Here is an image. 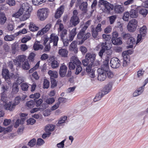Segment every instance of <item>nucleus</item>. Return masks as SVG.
<instances>
[{"label": "nucleus", "mask_w": 148, "mask_h": 148, "mask_svg": "<svg viewBox=\"0 0 148 148\" xmlns=\"http://www.w3.org/2000/svg\"><path fill=\"white\" fill-rule=\"evenodd\" d=\"M4 39L5 41H11L14 39V37L12 35H6L5 36Z\"/></svg>", "instance_id": "nucleus-50"}, {"label": "nucleus", "mask_w": 148, "mask_h": 148, "mask_svg": "<svg viewBox=\"0 0 148 148\" xmlns=\"http://www.w3.org/2000/svg\"><path fill=\"white\" fill-rule=\"evenodd\" d=\"M24 14L23 16V20H26L29 18L30 15V11H27L24 12Z\"/></svg>", "instance_id": "nucleus-52"}, {"label": "nucleus", "mask_w": 148, "mask_h": 148, "mask_svg": "<svg viewBox=\"0 0 148 148\" xmlns=\"http://www.w3.org/2000/svg\"><path fill=\"white\" fill-rule=\"evenodd\" d=\"M109 86V85H107L101 91V92H99L102 97L105 95L108 94L111 88Z\"/></svg>", "instance_id": "nucleus-21"}, {"label": "nucleus", "mask_w": 148, "mask_h": 148, "mask_svg": "<svg viewBox=\"0 0 148 148\" xmlns=\"http://www.w3.org/2000/svg\"><path fill=\"white\" fill-rule=\"evenodd\" d=\"M77 42L76 41H73L70 45L69 49L70 51L73 52L75 53H77L78 51L77 48Z\"/></svg>", "instance_id": "nucleus-10"}, {"label": "nucleus", "mask_w": 148, "mask_h": 148, "mask_svg": "<svg viewBox=\"0 0 148 148\" xmlns=\"http://www.w3.org/2000/svg\"><path fill=\"white\" fill-rule=\"evenodd\" d=\"M51 25V24L50 23L48 24L40 31H39L38 32V34L39 35H42L46 33L49 30Z\"/></svg>", "instance_id": "nucleus-15"}, {"label": "nucleus", "mask_w": 148, "mask_h": 148, "mask_svg": "<svg viewBox=\"0 0 148 148\" xmlns=\"http://www.w3.org/2000/svg\"><path fill=\"white\" fill-rule=\"evenodd\" d=\"M50 39L49 42H53V46H57L58 40L59 38L58 36L56 35L55 34L52 33L50 35L49 38Z\"/></svg>", "instance_id": "nucleus-13"}, {"label": "nucleus", "mask_w": 148, "mask_h": 148, "mask_svg": "<svg viewBox=\"0 0 148 148\" xmlns=\"http://www.w3.org/2000/svg\"><path fill=\"white\" fill-rule=\"evenodd\" d=\"M110 23V24H113L117 18V16L116 15H112L108 17Z\"/></svg>", "instance_id": "nucleus-46"}, {"label": "nucleus", "mask_w": 148, "mask_h": 148, "mask_svg": "<svg viewBox=\"0 0 148 148\" xmlns=\"http://www.w3.org/2000/svg\"><path fill=\"white\" fill-rule=\"evenodd\" d=\"M70 22L73 25L75 26L79 23L80 20L78 16H72L71 17Z\"/></svg>", "instance_id": "nucleus-23"}, {"label": "nucleus", "mask_w": 148, "mask_h": 148, "mask_svg": "<svg viewBox=\"0 0 148 148\" xmlns=\"http://www.w3.org/2000/svg\"><path fill=\"white\" fill-rule=\"evenodd\" d=\"M19 91L18 84L16 82H14L12 86V93L13 94L17 93Z\"/></svg>", "instance_id": "nucleus-26"}, {"label": "nucleus", "mask_w": 148, "mask_h": 148, "mask_svg": "<svg viewBox=\"0 0 148 148\" xmlns=\"http://www.w3.org/2000/svg\"><path fill=\"white\" fill-rule=\"evenodd\" d=\"M29 7L27 3H23L22 4L18 12L20 15H22L24 12L29 11Z\"/></svg>", "instance_id": "nucleus-11"}, {"label": "nucleus", "mask_w": 148, "mask_h": 148, "mask_svg": "<svg viewBox=\"0 0 148 148\" xmlns=\"http://www.w3.org/2000/svg\"><path fill=\"white\" fill-rule=\"evenodd\" d=\"M22 66L23 69L28 70L30 68V66L28 61H25L23 63Z\"/></svg>", "instance_id": "nucleus-41"}, {"label": "nucleus", "mask_w": 148, "mask_h": 148, "mask_svg": "<svg viewBox=\"0 0 148 148\" xmlns=\"http://www.w3.org/2000/svg\"><path fill=\"white\" fill-rule=\"evenodd\" d=\"M67 117L66 116H64L60 118L57 124L58 126H60V125L64 123L67 119Z\"/></svg>", "instance_id": "nucleus-43"}, {"label": "nucleus", "mask_w": 148, "mask_h": 148, "mask_svg": "<svg viewBox=\"0 0 148 148\" xmlns=\"http://www.w3.org/2000/svg\"><path fill=\"white\" fill-rule=\"evenodd\" d=\"M101 25V23H98L95 28H91V32L92 36L94 38H97L98 34V32L102 31Z\"/></svg>", "instance_id": "nucleus-6"}, {"label": "nucleus", "mask_w": 148, "mask_h": 148, "mask_svg": "<svg viewBox=\"0 0 148 148\" xmlns=\"http://www.w3.org/2000/svg\"><path fill=\"white\" fill-rule=\"evenodd\" d=\"M133 53V51L131 50H128L127 51H123L122 54V56H127V55L128 56L130 57V56H129V54H131Z\"/></svg>", "instance_id": "nucleus-64"}, {"label": "nucleus", "mask_w": 148, "mask_h": 148, "mask_svg": "<svg viewBox=\"0 0 148 148\" xmlns=\"http://www.w3.org/2000/svg\"><path fill=\"white\" fill-rule=\"evenodd\" d=\"M35 105L34 100H30L27 101L26 103V106L27 109H31L34 107Z\"/></svg>", "instance_id": "nucleus-33"}, {"label": "nucleus", "mask_w": 148, "mask_h": 148, "mask_svg": "<svg viewBox=\"0 0 148 148\" xmlns=\"http://www.w3.org/2000/svg\"><path fill=\"white\" fill-rule=\"evenodd\" d=\"M105 45L106 43L104 42H103L101 44V49L98 53L99 56L101 58L102 57L103 53L105 52Z\"/></svg>", "instance_id": "nucleus-36"}, {"label": "nucleus", "mask_w": 148, "mask_h": 148, "mask_svg": "<svg viewBox=\"0 0 148 148\" xmlns=\"http://www.w3.org/2000/svg\"><path fill=\"white\" fill-rule=\"evenodd\" d=\"M105 73L107 74V77L109 78H112L113 77V73L108 69V70H104Z\"/></svg>", "instance_id": "nucleus-44"}, {"label": "nucleus", "mask_w": 148, "mask_h": 148, "mask_svg": "<svg viewBox=\"0 0 148 148\" xmlns=\"http://www.w3.org/2000/svg\"><path fill=\"white\" fill-rule=\"evenodd\" d=\"M94 65V63H90L87 66L86 71L87 73L89 74V76L91 78H94L95 77V71L92 70V71L91 68L92 66Z\"/></svg>", "instance_id": "nucleus-12"}, {"label": "nucleus", "mask_w": 148, "mask_h": 148, "mask_svg": "<svg viewBox=\"0 0 148 148\" xmlns=\"http://www.w3.org/2000/svg\"><path fill=\"white\" fill-rule=\"evenodd\" d=\"M67 67L64 65H62L60 68L59 73L61 77H64L67 72Z\"/></svg>", "instance_id": "nucleus-19"}, {"label": "nucleus", "mask_w": 148, "mask_h": 148, "mask_svg": "<svg viewBox=\"0 0 148 148\" xmlns=\"http://www.w3.org/2000/svg\"><path fill=\"white\" fill-rule=\"evenodd\" d=\"M104 43H106V45H105V52L106 53L107 55L111 56L112 53V50L111 49V47H110L108 46L106 42H105Z\"/></svg>", "instance_id": "nucleus-30"}, {"label": "nucleus", "mask_w": 148, "mask_h": 148, "mask_svg": "<svg viewBox=\"0 0 148 148\" xmlns=\"http://www.w3.org/2000/svg\"><path fill=\"white\" fill-rule=\"evenodd\" d=\"M6 20V18L4 14H2L0 16V23L1 25L3 24Z\"/></svg>", "instance_id": "nucleus-48"}, {"label": "nucleus", "mask_w": 148, "mask_h": 148, "mask_svg": "<svg viewBox=\"0 0 148 148\" xmlns=\"http://www.w3.org/2000/svg\"><path fill=\"white\" fill-rule=\"evenodd\" d=\"M49 86V82L47 79H44L43 82V87L44 88H48Z\"/></svg>", "instance_id": "nucleus-57"}, {"label": "nucleus", "mask_w": 148, "mask_h": 148, "mask_svg": "<svg viewBox=\"0 0 148 148\" xmlns=\"http://www.w3.org/2000/svg\"><path fill=\"white\" fill-rule=\"evenodd\" d=\"M74 59H75L76 60H79L77 57L75 56H73L71 58V62H70L69 63L68 66L69 69L70 70H74L75 69V65L76 66L77 65V63H76L73 62L74 61H73V60H74Z\"/></svg>", "instance_id": "nucleus-17"}, {"label": "nucleus", "mask_w": 148, "mask_h": 148, "mask_svg": "<svg viewBox=\"0 0 148 148\" xmlns=\"http://www.w3.org/2000/svg\"><path fill=\"white\" fill-rule=\"evenodd\" d=\"M21 100V99L20 96H17L16 97L14 100V104H15L16 106V105L18 104L19 103Z\"/></svg>", "instance_id": "nucleus-62"}, {"label": "nucleus", "mask_w": 148, "mask_h": 148, "mask_svg": "<svg viewBox=\"0 0 148 148\" xmlns=\"http://www.w3.org/2000/svg\"><path fill=\"white\" fill-rule=\"evenodd\" d=\"M111 41L112 43L114 45H120L123 43L121 40V38L120 37L111 40Z\"/></svg>", "instance_id": "nucleus-31"}, {"label": "nucleus", "mask_w": 148, "mask_h": 148, "mask_svg": "<svg viewBox=\"0 0 148 148\" xmlns=\"http://www.w3.org/2000/svg\"><path fill=\"white\" fill-rule=\"evenodd\" d=\"M97 71L98 73V79L101 81L104 80L106 77V75L105 73L104 70L99 68Z\"/></svg>", "instance_id": "nucleus-8"}, {"label": "nucleus", "mask_w": 148, "mask_h": 148, "mask_svg": "<svg viewBox=\"0 0 148 148\" xmlns=\"http://www.w3.org/2000/svg\"><path fill=\"white\" fill-rule=\"evenodd\" d=\"M110 65L111 67L113 68H118L121 65L120 61L118 58L113 57L111 60Z\"/></svg>", "instance_id": "nucleus-7"}, {"label": "nucleus", "mask_w": 148, "mask_h": 148, "mask_svg": "<svg viewBox=\"0 0 148 148\" xmlns=\"http://www.w3.org/2000/svg\"><path fill=\"white\" fill-rule=\"evenodd\" d=\"M68 51L65 49H61L59 50L58 53L62 57L66 58L67 57Z\"/></svg>", "instance_id": "nucleus-28"}, {"label": "nucleus", "mask_w": 148, "mask_h": 148, "mask_svg": "<svg viewBox=\"0 0 148 148\" xmlns=\"http://www.w3.org/2000/svg\"><path fill=\"white\" fill-rule=\"evenodd\" d=\"M83 33V31H79L77 34V38L78 39H81V43L82 44L87 39L90 37L91 36L90 34V33H87L86 34Z\"/></svg>", "instance_id": "nucleus-4"}, {"label": "nucleus", "mask_w": 148, "mask_h": 148, "mask_svg": "<svg viewBox=\"0 0 148 148\" xmlns=\"http://www.w3.org/2000/svg\"><path fill=\"white\" fill-rule=\"evenodd\" d=\"M34 100L35 101V103L36 104V106L37 107L40 106V108H41L42 105L43 103H42V100L41 99H39L37 100L34 99Z\"/></svg>", "instance_id": "nucleus-39"}, {"label": "nucleus", "mask_w": 148, "mask_h": 148, "mask_svg": "<svg viewBox=\"0 0 148 148\" xmlns=\"http://www.w3.org/2000/svg\"><path fill=\"white\" fill-rule=\"evenodd\" d=\"M73 61L74 63H77V65L76 67V71L75 72V74L76 75L79 74L80 73L82 70V68L81 66L82 63L79 60H76L74 58Z\"/></svg>", "instance_id": "nucleus-14"}, {"label": "nucleus", "mask_w": 148, "mask_h": 148, "mask_svg": "<svg viewBox=\"0 0 148 148\" xmlns=\"http://www.w3.org/2000/svg\"><path fill=\"white\" fill-rule=\"evenodd\" d=\"M139 13L142 15L144 17H145L148 14V10L145 8L141 9L139 11Z\"/></svg>", "instance_id": "nucleus-49"}, {"label": "nucleus", "mask_w": 148, "mask_h": 148, "mask_svg": "<svg viewBox=\"0 0 148 148\" xmlns=\"http://www.w3.org/2000/svg\"><path fill=\"white\" fill-rule=\"evenodd\" d=\"M115 12L117 13H122L124 10V8L121 5H116L114 7Z\"/></svg>", "instance_id": "nucleus-24"}, {"label": "nucleus", "mask_w": 148, "mask_h": 148, "mask_svg": "<svg viewBox=\"0 0 148 148\" xmlns=\"http://www.w3.org/2000/svg\"><path fill=\"white\" fill-rule=\"evenodd\" d=\"M88 3L86 2H83L81 3L79 6L80 9L84 13H86L87 11V7Z\"/></svg>", "instance_id": "nucleus-27"}, {"label": "nucleus", "mask_w": 148, "mask_h": 148, "mask_svg": "<svg viewBox=\"0 0 148 148\" xmlns=\"http://www.w3.org/2000/svg\"><path fill=\"white\" fill-rule=\"evenodd\" d=\"M14 65L13 60L12 61H9L8 62V67L12 71H13L14 70Z\"/></svg>", "instance_id": "nucleus-59"}, {"label": "nucleus", "mask_w": 148, "mask_h": 148, "mask_svg": "<svg viewBox=\"0 0 148 148\" xmlns=\"http://www.w3.org/2000/svg\"><path fill=\"white\" fill-rule=\"evenodd\" d=\"M29 30L32 32H35L38 30L39 28L36 26L33 22L30 23L29 25Z\"/></svg>", "instance_id": "nucleus-35"}, {"label": "nucleus", "mask_w": 148, "mask_h": 148, "mask_svg": "<svg viewBox=\"0 0 148 148\" xmlns=\"http://www.w3.org/2000/svg\"><path fill=\"white\" fill-rule=\"evenodd\" d=\"M99 2L100 4L104 5L106 8L109 12L113 10L114 8V7L113 5L106 1L99 0Z\"/></svg>", "instance_id": "nucleus-5"}, {"label": "nucleus", "mask_w": 148, "mask_h": 148, "mask_svg": "<svg viewBox=\"0 0 148 148\" xmlns=\"http://www.w3.org/2000/svg\"><path fill=\"white\" fill-rule=\"evenodd\" d=\"M48 74L50 76L51 79L56 78H57L58 76V73L56 71L49 70L48 72Z\"/></svg>", "instance_id": "nucleus-32"}, {"label": "nucleus", "mask_w": 148, "mask_h": 148, "mask_svg": "<svg viewBox=\"0 0 148 148\" xmlns=\"http://www.w3.org/2000/svg\"><path fill=\"white\" fill-rule=\"evenodd\" d=\"M48 13L47 8L40 9L38 11L37 16L40 20L44 21L48 17Z\"/></svg>", "instance_id": "nucleus-2"}, {"label": "nucleus", "mask_w": 148, "mask_h": 148, "mask_svg": "<svg viewBox=\"0 0 148 148\" xmlns=\"http://www.w3.org/2000/svg\"><path fill=\"white\" fill-rule=\"evenodd\" d=\"M51 64L52 67L53 69L58 67L59 65V63L57 61L55 60L52 61Z\"/></svg>", "instance_id": "nucleus-55"}, {"label": "nucleus", "mask_w": 148, "mask_h": 148, "mask_svg": "<svg viewBox=\"0 0 148 148\" xmlns=\"http://www.w3.org/2000/svg\"><path fill=\"white\" fill-rule=\"evenodd\" d=\"M2 75L3 77L5 79H9L10 78L9 70L6 69H2Z\"/></svg>", "instance_id": "nucleus-25"}, {"label": "nucleus", "mask_w": 148, "mask_h": 148, "mask_svg": "<svg viewBox=\"0 0 148 148\" xmlns=\"http://www.w3.org/2000/svg\"><path fill=\"white\" fill-rule=\"evenodd\" d=\"M33 47L34 50L37 51L39 50H42L44 47L43 46L40 44V42L39 41H36L34 44Z\"/></svg>", "instance_id": "nucleus-22"}, {"label": "nucleus", "mask_w": 148, "mask_h": 148, "mask_svg": "<svg viewBox=\"0 0 148 148\" xmlns=\"http://www.w3.org/2000/svg\"><path fill=\"white\" fill-rule=\"evenodd\" d=\"M96 56L94 53H86L85 58L90 61V63H94L95 59Z\"/></svg>", "instance_id": "nucleus-18"}, {"label": "nucleus", "mask_w": 148, "mask_h": 148, "mask_svg": "<svg viewBox=\"0 0 148 148\" xmlns=\"http://www.w3.org/2000/svg\"><path fill=\"white\" fill-rule=\"evenodd\" d=\"M60 36L62 40H63L64 38V36L67 34V31L66 29H64L63 30L60 32Z\"/></svg>", "instance_id": "nucleus-63"}, {"label": "nucleus", "mask_w": 148, "mask_h": 148, "mask_svg": "<svg viewBox=\"0 0 148 148\" xmlns=\"http://www.w3.org/2000/svg\"><path fill=\"white\" fill-rule=\"evenodd\" d=\"M137 21L135 19L130 21L127 26V28L128 31L130 32L134 31L137 26Z\"/></svg>", "instance_id": "nucleus-3"}, {"label": "nucleus", "mask_w": 148, "mask_h": 148, "mask_svg": "<svg viewBox=\"0 0 148 148\" xmlns=\"http://www.w3.org/2000/svg\"><path fill=\"white\" fill-rule=\"evenodd\" d=\"M26 59V56L24 55H20L18 56V60L21 62H23L25 61Z\"/></svg>", "instance_id": "nucleus-56"}, {"label": "nucleus", "mask_w": 148, "mask_h": 148, "mask_svg": "<svg viewBox=\"0 0 148 148\" xmlns=\"http://www.w3.org/2000/svg\"><path fill=\"white\" fill-rule=\"evenodd\" d=\"M5 108L6 110H9L10 111H12L15 107V105L14 104V103L12 101L6 102L4 105Z\"/></svg>", "instance_id": "nucleus-16"}, {"label": "nucleus", "mask_w": 148, "mask_h": 148, "mask_svg": "<svg viewBox=\"0 0 148 148\" xmlns=\"http://www.w3.org/2000/svg\"><path fill=\"white\" fill-rule=\"evenodd\" d=\"M126 56H122L123 57V66H126L127 64V63H129L130 60V58L127 55Z\"/></svg>", "instance_id": "nucleus-34"}, {"label": "nucleus", "mask_w": 148, "mask_h": 148, "mask_svg": "<svg viewBox=\"0 0 148 148\" xmlns=\"http://www.w3.org/2000/svg\"><path fill=\"white\" fill-rule=\"evenodd\" d=\"M46 1V0H32L33 3L34 5H37L41 4Z\"/></svg>", "instance_id": "nucleus-47"}, {"label": "nucleus", "mask_w": 148, "mask_h": 148, "mask_svg": "<svg viewBox=\"0 0 148 148\" xmlns=\"http://www.w3.org/2000/svg\"><path fill=\"white\" fill-rule=\"evenodd\" d=\"M55 101V99L53 97L49 98L45 100V102L49 104H51Z\"/></svg>", "instance_id": "nucleus-61"}, {"label": "nucleus", "mask_w": 148, "mask_h": 148, "mask_svg": "<svg viewBox=\"0 0 148 148\" xmlns=\"http://www.w3.org/2000/svg\"><path fill=\"white\" fill-rule=\"evenodd\" d=\"M147 28L145 26H143L140 29L139 32L140 34H142L143 37L145 36L147 33Z\"/></svg>", "instance_id": "nucleus-38"}, {"label": "nucleus", "mask_w": 148, "mask_h": 148, "mask_svg": "<svg viewBox=\"0 0 148 148\" xmlns=\"http://www.w3.org/2000/svg\"><path fill=\"white\" fill-rule=\"evenodd\" d=\"M130 16L129 12H126L124 13L123 17V19L125 21H128L129 20V17Z\"/></svg>", "instance_id": "nucleus-58"}, {"label": "nucleus", "mask_w": 148, "mask_h": 148, "mask_svg": "<svg viewBox=\"0 0 148 148\" xmlns=\"http://www.w3.org/2000/svg\"><path fill=\"white\" fill-rule=\"evenodd\" d=\"M122 36L123 39L126 41L127 44L129 45L127 46V48H133V45L136 43L135 38L132 37L131 35L128 33L124 34Z\"/></svg>", "instance_id": "nucleus-1"}, {"label": "nucleus", "mask_w": 148, "mask_h": 148, "mask_svg": "<svg viewBox=\"0 0 148 148\" xmlns=\"http://www.w3.org/2000/svg\"><path fill=\"white\" fill-rule=\"evenodd\" d=\"M36 144V139L34 138L31 140L28 143V145L31 147H34Z\"/></svg>", "instance_id": "nucleus-54"}, {"label": "nucleus", "mask_w": 148, "mask_h": 148, "mask_svg": "<svg viewBox=\"0 0 148 148\" xmlns=\"http://www.w3.org/2000/svg\"><path fill=\"white\" fill-rule=\"evenodd\" d=\"M109 59H106L103 62V64L101 66V68L100 69L103 70L108 69H109Z\"/></svg>", "instance_id": "nucleus-29"}, {"label": "nucleus", "mask_w": 148, "mask_h": 148, "mask_svg": "<svg viewBox=\"0 0 148 148\" xmlns=\"http://www.w3.org/2000/svg\"><path fill=\"white\" fill-rule=\"evenodd\" d=\"M40 96V94L39 93H36L34 94H32L30 95L29 97L34 99H38Z\"/></svg>", "instance_id": "nucleus-53"}, {"label": "nucleus", "mask_w": 148, "mask_h": 148, "mask_svg": "<svg viewBox=\"0 0 148 148\" xmlns=\"http://www.w3.org/2000/svg\"><path fill=\"white\" fill-rule=\"evenodd\" d=\"M21 86L22 90L24 91H27L29 88L28 84L26 83H23L21 84Z\"/></svg>", "instance_id": "nucleus-45"}, {"label": "nucleus", "mask_w": 148, "mask_h": 148, "mask_svg": "<svg viewBox=\"0 0 148 148\" xmlns=\"http://www.w3.org/2000/svg\"><path fill=\"white\" fill-rule=\"evenodd\" d=\"M47 104L43 103L42 105L41 108H36L32 109L30 112L32 113H34L39 110L43 111L45 109L47 108Z\"/></svg>", "instance_id": "nucleus-20"}, {"label": "nucleus", "mask_w": 148, "mask_h": 148, "mask_svg": "<svg viewBox=\"0 0 148 148\" xmlns=\"http://www.w3.org/2000/svg\"><path fill=\"white\" fill-rule=\"evenodd\" d=\"M102 37L103 39L104 40V41H106L107 43V42H109V40H110L111 38V36L110 35H107L106 34H103L102 35Z\"/></svg>", "instance_id": "nucleus-51"}, {"label": "nucleus", "mask_w": 148, "mask_h": 148, "mask_svg": "<svg viewBox=\"0 0 148 148\" xmlns=\"http://www.w3.org/2000/svg\"><path fill=\"white\" fill-rule=\"evenodd\" d=\"M64 6L61 5L57 9L54 16L56 18L58 19L61 17L64 12Z\"/></svg>", "instance_id": "nucleus-9"}, {"label": "nucleus", "mask_w": 148, "mask_h": 148, "mask_svg": "<svg viewBox=\"0 0 148 148\" xmlns=\"http://www.w3.org/2000/svg\"><path fill=\"white\" fill-rule=\"evenodd\" d=\"M129 14L130 17L132 18H136L138 16L137 11L134 10H132L130 11Z\"/></svg>", "instance_id": "nucleus-40"}, {"label": "nucleus", "mask_w": 148, "mask_h": 148, "mask_svg": "<svg viewBox=\"0 0 148 148\" xmlns=\"http://www.w3.org/2000/svg\"><path fill=\"white\" fill-rule=\"evenodd\" d=\"M31 39V37L29 36H25L21 40V42L23 43H25L27 41L30 40Z\"/></svg>", "instance_id": "nucleus-60"}, {"label": "nucleus", "mask_w": 148, "mask_h": 148, "mask_svg": "<svg viewBox=\"0 0 148 148\" xmlns=\"http://www.w3.org/2000/svg\"><path fill=\"white\" fill-rule=\"evenodd\" d=\"M54 129V127L52 125H48L45 127V130L47 132L53 131Z\"/></svg>", "instance_id": "nucleus-37"}, {"label": "nucleus", "mask_w": 148, "mask_h": 148, "mask_svg": "<svg viewBox=\"0 0 148 148\" xmlns=\"http://www.w3.org/2000/svg\"><path fill=\"white\" fill-rule=\"evenodd\" d=\"M144 89L140 87L136 91L133 93V95L134 97L140 95L143 91Z\"/></svg>", "instance_id": "nucleus-42"}]
</instances>
